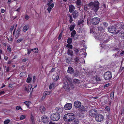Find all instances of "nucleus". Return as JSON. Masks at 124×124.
<instances>
[{
  "label": "nucleus",
  "instance_id": "obj_49",
  "mask_svg": "<svg viewBox=\"0 0 124 124\" xmlns=\"http://www.w3.org/2000/svg\"><path fill=\"white\" fill-rule=\"evenodd\" d=\"M98 29L99 30L101 31H103L104 30V29L102 27H98Z\"/></svg>",
  "mask_w": 124,
  "mask_h": 124
},
{
  "label": "nucleus",
  "instance_id": "obj_48",
  "mask_svg": "<svg viewBox=\"0 0 124 124\" xmlns=\"http://www.w3.org/2000/svg\"><path fill=\"white\" fill-rule=\"evenodd\" d=\"M23 40V39L21 38H20L18 39L17 41V43H19L22 41Z\"/></svg>",
  "mask_w": 124,
  "mask_h": 124
},
{
  "label": "nucleus",
  "instance_id": "obj_1",
  "mask_svg": "<svg viewBox=\"0 0 124 124\" xmlns=\"http://www.w3.org/2000/svg\"><path fill=\"white\" fill-rule=\"evenodd\" d=\"M75 117V116L73 113H69L64 115L63 119L65 121L70 122L74 119Z\"/></svg>",
  "mask_w": 124,
  "mask_h": 124
},
{
  "label": "nucleus",
  "instance_id": "obj_17",
  "mask_svg": "<svg viewBox=\"0 0 124 124\" xmlns=\"http://www.w3.org/2000/svg\"><path fill=\"white\" fill-rule=\"evenodd\" d=\"M75 9L74 6L72 5H70L69 6V10L70 12L72 13L74 11Z\"/></svg>",
  "mask_w": 124,
  "mask_h": 124
},
{
  "label": "nucleus",
  "instance_id": "obj_50",
  "mask_svg": "<svg viewBox=\"0 0 124 124\" xmlns=\"http://www.w3.org/2000/svg\"><path fill=\"white\" fill-rule=\"evenodd\" d=\"M46 92L47 95H50L52 93V92L51 91L49 92L48 91H46Z\"/></svg>",
  "mask_w": 124,
  "mask_h": 124
},
{
  "label": "nucleus",
  "instance_id": "obj_41",
  "mask_svg": "<svg viewBox=\"0 0 124 124\" xmlns=\"http://www.w3.org/2000/svg\"><path fill=\"white\" fill-rule=\"evenodd\" d=\"M74 123L75 124H77L79 123V121L78 119H74Z\"/></svg>",
  "mask_w": 124,
  "mask_h": 124
},
{
  "label": "nucleus",
  "instance_id": "obj_43",
  "mask_svg": "<svg viewBox=\"0 0 124 124\" xmlns=\"http://www.w3.org/2000/svg\"><path fill=\"white\" fill-rule=\"evenodd\" d=\"M30 118L32 122H33L34 121V117L32 115V113H31V114Z\"/></svg>",
  "mask_w": 124,
  "mask_h": 124
},
{
  "label": "nucleus",
  "instance_id": "obj_11",
  "mask_svg": "<svg viewBox=\"0 0 124 124\" xmlns=\"http://www.w3.org/2000/svg\"><path fill=\"white\" fill-rule=\"evenodd\" d=\"M74 105L76 108H79L81 106V103L80 102L78 101H75L74 103Z\"/></svg>",
  "mask_w": 124,
  "mask_h": 124
},
{
  "label": "nucleus",
  "instance_id": "obj_4",
  "mask_svg": "<svg viewBox=\"0 0 124 124\" xmlns=\"http://www.w3.org/2000/svg\"><path fill=\"white\" fill-rule=\"evenodd\" d=\"M93 7L92 9L95 11H97L99 9V3L97 0H96L93 2Z\"/></svg>",
  "mask_w": 124,
  "mask_h": 124
},
{
  "label": "nucleus",
  "instance_id": "obj_24",
  "mask_svg": "<svg viewBox=\"0 0 124 124\" xmlns=\"http://www.w3.org/2000/svg\"><path fill=\"white\" fill-rule=\"evenodd\" d=\"M39 110L42 113L45 111L46 109L43 106H41L39 108Z\"/></svg>",
  "mask_w": 124,
  "mask_h": 124
},
{
  "label": "nucleus",
  "instance_id": "obj_9",
  "mask_svg": "<svg viewBox=\"0 0 124 124\" xmlns=\"http://www.w3.org/2000/svg\"><path fill=\"white\" fill-rule=\"evenodd\" d=\"M63 87L67 91H68L70 90V87L68 83L66 80L63 82Z\"/></svg>",
  "mask_w": 124,
  "mask_h": 124
},
{
  "label": "nucleus",
  "instance_id": "obj_61",
  "mask_svg": "<svg viewBox=\"0 0 124 124\" xmlns=\"http://www.w3.org/2000/svg\"><path fill=\"white\" fill-rule=\"evenodd\" d=\"M14 26L13 25L12 26L11 28L10 29V31H12L13 30V29L14 28Z\"/></svg>",
  "mask_w": 124,
  "mask_h": 124
},
{
  "label": "nucleus",
  "instance_id": "obj_15",
  "mask_svg": "<svg viewBox=\"0 0 124 124\" xmlns=\"http://www.w3.org/2000/svg\"><path fill=\"white\" fill-rule=\"evenodd\" d=\"M72 15L74 18H76L79 15L78 12L76 11H74L72 13Z\"/></svg>",
  "mask_w": 124,
  "mask_h": 124
},
{
  "label": "nucleus",
  "instance_id": "obj_63",
  "mask_svg": "<svg viewBox=\"0 0 124 124\" xmlns=\"http://www.w3.org/2000/svg\"><path fill=\"white\" fill-rule=\"evenodd\" d=\"M5 93V92L4 91H2L1 92H0V95H1L3 94H4Z\"/></svg>",
  "mask_w": 124,
  "mask_h": 124
},
{
  "label": "nucleus",
  "instance_id": "obj_30",
  "mask_svg": "<svg viewBox=\"0 0 124 124\" xmlns=\"http://www.w3.org/2000/svg\"><path fill=\"white\" fill-rule=\"evenodd\" d=\"M76 33V31L75 30H73L71 33V36L72 37H74Z\"/></svg>",
  "mask_w": 124,
  "mask_h": 124
},
{
  "label": "nucleus",
  "instance_id": "obj_57",
  "mask_svg": "<svg viewBox=\"0 0 124 124\" xmlns=\"http://www.w3.org/2000/svg\"><path fill=\"white\" fill-rule=\"evenodd\" d=\"M105 108L108 111H109L110 110V108L109 107L107 106Z\"/></svg>",
  "mask_w": 124,
  "mask_h": 124
},
{
  "label": "nucleus",
  "instance_id": "obj_60",
  "mask_svg": "<svg viewBox=\"0 0 124 124\" xmlns=\"http://www.w3.org/2000/svg\"><path fill=\"white\" fill-rule=\"evenodd\" d=\"M30 18V17L28 15H26L25 16V19L26 20H28Z\"/></svg>",
  "mask_w": 124,
  "mask_h": 124
},
{
  "label": "nucleus",
  "instance_id": "obj_54",
  "mask_svg": "<svg viewBox=\"0 0 124 124\" xmlns=\"http://www.w3.org/2000/svg\"><path fill=\"white\" fill-rule=\"evenodd\" d=\"M65 78L69 81H70L71 80L70 78L68 76H66L65 77Z\"/></svg>",
  "mask_w": 124,
  "mask_h": 124
},
{
  "label": "nucleus",
  "instance_id": "obj_18",
  "mask_svg": "<svg viewBox=\"0 0 124 124\" xmlns=\"http://www.w3.org/2000/svg\"><path fill=\"white\" fill-rule=\"evenodd\" d=\"M31 85L30 84L27 87H25V90L27 92L29 93L30 92V91H31Z\"/></svg>",
  "mask_w": 124,
  "mask_h": 124
},
{
  "label": "nucleus",
  "instance_id": "obj_34",
  "mask_svg": "<svg viewBox=\"0 0 124 124\" xmlns=\"http://www.w3.org/2000/svg\"><path fill=\"white\" fill-rule=\"evenodd\" d=\"M53 0H47L48 2L47 4V5H49V4H51L53 2Z\"/></svg>",
  "mask_w": 124,
  "mask_h": 124
},
{
  "label": "nucleus",
  "instance_id": "obj_47",
  "mask_svg": "<svg viewBox=\"0 0 124 124\" xmlns=\"http://www.w3.org/2000/svg\"><path fill=\"white\" fill-rule=\"evenodd\" d=\"M28 54H29L31 52H32V49H28Z\"/></svg>",
  "mask_w": 124,
  "mask_h": 124
},
{
  "label": "nucleus",
  "instance_id": "obj_22",
  "mask_svg": "<svg viewBox=\"0 0 124 124\" xmlns=\"http://www.w3.org/2000/svg\"><path fill=\"white\" fill-rule=\"evenodd\" d=\"M21 31V30L20 29H18L17 31L15 37L16 38H17L19 36V35L20 34V32Z\"/></svg>",
  "mask_w": 124,
  "mask_h": 124
},
{
  "label": "nucleus",
  "instance_id": "obj_25",
  "mask_svg": "<svg viewBox=\"0 0 124 124\" xmlns=\"http://www.w3.org/2000/svg\"><path fill=\"white\" fill-rule=\"evenodd\" d=\"M73 82L76 84H78L80 83L79 80L77 79H74L73 80Z\"/></svg>",
  "mask_w": 124,
  "mask_h": 124
},
{
  "label": "nucleus",
  "instance_id": "obj_52",
  "mask_svg": "<svg viewBox=\"0 0 124 124\" xmlns=\"http://www.w3.org/2000/svg\"><path fill=\"white\" fill-rule=\"evenodd\" d=\"M93 4V2H91L89 3L88 5V6L89 7H91L92 6Z\"/></svg>",
  "mask_w": 124,
  "mask_h": 124
},
{
  "label": "nucleus",
  "instance_id": "obj_19",
  "mask_svg": "<svg viewBox=\"0 0 124 124\" xmlns=\"http://www.w3.org/2000/svg\"><path fill=\"white\" fill-rule=\"evenodd\" d=\"M56 86H57L56 84L54 83H53L52 84L50 85L49 88L50 89H51L52 88H54Z\"/></svg>",
  "mask_w": 124,
  "mask_h": 124
},
{
  "label": "nucleus",
  "instance_id": "obj_39",
  "mask_svg": "<svg viewBox=\"0 0 124 124\" xmlns=\"http://www.w3.org/2000/svg\"><path fill=\"white\" fill-rule=\"evenodd\" d=\"M68 54H73V51L70 49H68L67 52Z\"/></svg>",
  "mask_w": 124,
  "mask_h": 124
},
{
  "label": "nucleus",
  "instance_id": "obj_14",
  "mask_svg": "<svg viewBox=\"0 0 124 124\" xmlns=\"http://www.w3.org/2000/svg\"><path fill=\"white\" fill-rule=\"evenodd\" d=\"M48 6V7L47 8V10L48 11V12L50 13L51 10L54 7V4L53 3L51 4H49V5Z\"/></svg>",
  "mask_w": 124,
  "mask_h": 124
},
{
  "label": "nucleus",
  "instance_id": "obj_44",
  "mask_svg": "<svg viewBox=\"0 0 124 124\" xmlns=\"http://www.w3.org/2000/svg\"><path fill=\"white\" fill-rule=\"evenodd\" d=\"M10 122V121L9 119H7L4 122V124H7Z\"/></svg>",
  "mask_w": 124,
  "mask_h": 124
},
{
  "label": "nucleus",
  "instance_id": "obj_29",
  "mask_svg": "<svg viewBox=\"0 0 124 124\" xmlns=\"http://www.w3.org/2000/svg\"><path fill=\"white\" fill-rule=\"evenodd\" d=\"M68 17H69V21L71 23L73 21V19L72 16L70 15H68Z\"/></svg>",
  "mask_w": 124,
  "mask_h": 124
},
{
  "label": "nucleus",
  "instance_id": "obj_33",
  "mask_svg": "<svg viewBox=\"0 0 124 124\" xmlns=\"http://www.w3.org/2000/svg\"><path fill=\"white\" fill-rule=\"evenodd\" d=\"M114 93L113 92H112L110 94V96L111 99H113L114 98Z\"/></svg>",
  "mask_w": 124,
  "mask_h": 124
},
{
  "label": "nucleus",
  "instance_id": "obj_23",
  "mask_svg": "<svg viewBox=\"0 0 124 124\" xmlns=\"http://www.w3.org/2000/svg\"><path fill=\"white\" fill-rule=\"evenodd\" d=\"M29 28V26L27 25H25L23 27V31L24 32H25L27 31Z\"/></svg>",
  "mask_w": 124,
  "mask_h": 124
},
{
  "label": "nucleus",
  "instance_id": "obj_20",
  "mask_svg": "<svg viewBox=\"0 0 124 124\" xmlns=\"http://www.w3.org/2000/svg\"><path fill=\"white\" fill-rule=\"evenodd\" d=\"M67 71L68 73L72 74L73 73V69L72 67H68Z\"/></svg>",
  "mask_w": 124,
  "mask_h": 124
},
{
  "label": "nucleus",
  "instance_id": "obj_28",
  "mask_svg": "<svg viewBox=\"0 0 124 124\" xmlns=\"http://www.w3.org/2000/svg\"><path fill=\"white\" fill-rule=\"evenodd\" d=\"M31 78L29 77V75L26 80L27 82L30 83L31 80Z\"/></svg>",
  "mask_w": 124,
  "mask_h": 124
},
{
  "label": "nucleus",
  "instance_id": "obj_55",
  "mask_svg": "<svg viewBox=\"0 0 124 124\" xmlns=\"http://www.w3.org/2000/svg\"><path fill=\"white\" fill-rule=\"evenodd\" d=\"M9 68L10 67L9 66L7 67L6 69V72H8L9 71Z\"/></svg>",
  "mask_w": 124,
  "mask_h": 124
},
{
  "label": "nucleus",
  "instance_id": "obj_13",
  "mask_svg": "<svg viewBox=\"0 0 124 124\" xmlns=\"http://www.w3.org/2000/svg\"><path fill=\"white\" fill-rule=\"evenodd\" d=\"M114 51L116 52V54H124V51H122L121 50H119L117 48H116L113 49Z\"/></svg>",
  "mask_w": 124,
  "mask_h": 124
},
{
  "label": "nucleus",
  "instance_id": "obj_36",
  "mask_svg": "<svg viewBox=\"0 0 124 124\" xmlns=\"http://www.w3.org/2000/svg\"><path fill=\"white\" fill-rule=\"evenodd\" d=\"M81 0H77L76 4L78 6L80 5L81 4Z\"/></svg>",
  "mask_w": 124,
  "mask_h": 124
},
{
  "label": "nucleus",
  "instance_id": "obj_7",
  "mask_svg": "<svg viewBox=\"0 0 124 124\" xmlns=\"http://www.w3.org/2000/svg\"><path fill=\"white\" fill-rule=\"evenodd\" d=\"M100 19L99 18L95 17L93 18L91 21V23L94 25L98 24L100 22Z\"/></svg>",
  "mask_w": 124,
  "mask_h": 124
},
{
  "label": "nucleus",
  "instance_id": "obj_45",
  "mask_svg": "<svg viewBox=\"0 0 124 124\" xmlns=\"http://www.w3.org/2000/svg\"><path fill=\"white\" fill-rule=\"evenodd\" d=\"M7 49L8 52H10L11 51V49L10 47L9 46H7Z\"/></svg>",
  "mask_w": 124,
  "mask_h": 124
},
{
  "label": "nucleus",
  "instance_id": "obj_31",
  "mask_svg": "<svg viewBox=\"0 0 124 124\" xmlns=\"http://www.w3.org/2000/svg\"><path fill=\"white\" fill-rule=\"evenodd\" d=\"M72 39L71 38H69L67 39V42L69 44H70L72 42Z\"/></svg>",
  "mask_w": 124,
  "mask_h": 124
},
{
  "label": "nucleus",
  "instance_id": "obj_5",
  "mask_svg": "<svg viewBox=\"0 0 124 124\" xmlns=\"http://www.w3.org/2000/svg\"><path fill=\"white\" fill-rule=\"evenodd\" d=\"M108 31L110 33L114 34L116 33L117 34V32L116 33V27L114 26H109L108 28Z\"/></svg>",
  "mask_w": 124,
  "mask_h": 124
},
{
  "label": "nucleus",
  "instance_id": "obj_27",
  "mask_svg": "<svg viewBox=\"0 0 124 124\" xmlns=\"http://www.w3.org/2000/svg\"><path fill=\"white\" fill-rule=\"evenodd\" d=\"M32 52H34L35 53H37L38 51V48H36L33 49H32Z\"/></svg>",
  "mask_w": 124,
  "mask_h": 124
},
{
  "label": "nucleus",
  "instance_id": "obj_51",
  "mask_svg": "<svg viewBox=\"0 0 124 124\" xmlns=\"http://www.w3.org/2000/svg\"><path fill=\"white\" fill-rule=\"evenodd\" d=\"M16 109L17 110H18L19 109H22L21 107L19 106H18L16 107Z\"/></svg>",
  "mask_w": 124,
  "mask_h": 124
},
{
  "label": "nucleus",
  "instance_id": "obj_21",
  "mask_svg": "<svg viewBox=\"0 0 124 124\" xmlns=\"http://www.w3.org/2000/svg\"><path fill=\"white\" fill-rule=\"evenodd\" d=\"M87 110V108L83 106V105L81 106V107L79 109V110L85 112Z\"/></svg>",
  "mask_w": 124,
  "mask_h": 124
},
{
  "label": "nucleus",
  "instance_id": "obj_58",
  "mask_svg": "<svg viewBox=\"0 0 124 124\" xmlns=\"http://www.w3.org/2000/svg\"><path fill=\"white\" fill-rule=\"evenodd\" d=\"M25 74V73L23 72H21L20 74V76L22 77Z\"/></svg>",
  "mask_w": 124,
  "mask_h": 124
},
{
  "label": "nucleus",
  "instance_id": "obj_35",
  "mask_svg": "<svg viewBox=\"0 0 124 124\" xmlns=\"http://www.w3.org/2000/svg\"><path fill=\"white\" fill-rule=\"evenodd\" d=\"M75 63L77 64V63H78L79 60L78 57L75 58L74 59Z\"/></svg>",
  "mask_w": 124,
  "mask_h": 124
},
{
  "label": "nucleus",
  "instance_id": "obj_62",
  "mask_svg": "<svg viewBox=\"0 0 124 124\" xmlns=\"http://www.w3.org/2000/svg\"><path fill=\"white\" fill-rule=\"evenodd\" d=\"M109 85H110L109 83H108V84H106L104 86V88L107 87Z\"/></svg>",
  "mask_w": 124,
  "mask_h": 124
},
{
  "label": "nucleus",
  "instance_id": "obj_37",
  "mask_svg": "<svg viewBox=\"0 0 124 124\" xmlns=\"http://www.w3.org/2000/svg\"><path fill=\"white\" fill-rule=\"evenodd\" d=\"M75 26L74 25H71L70 27V30L71 31H72L74 28Z\"/></svg>",
  "mask_w": 124,
  "mask_h": 124
},
{
  "label": "nucleus",
  "instance_id": "obj_3",
  "mask_svg": "<svg viewBox=\"0 0 124 124\" xmlns=\"http://www.w3.org/2000/svg\"><path fill=\"white\" fill-rule=\"evenodd\" d=\"M104 79L106 80H109L112 78L111 73L110 71L105 72L104 74Z\"/></svg>",
  "mask_w": 124,
  "mask_h": 124
},
{
  "label": "nucleus",
  "instance_id": "obj_42",
  "mask_svg": "<svg viewBox=\"0 0 124 124\" xmlns=\"http://www.w3.org/2000/svg\"><path fill=\"white\" fill-rule=\"evenodd\" d=\"M25 117L26 116H25L23 115H21L20 116V120H23L25 119Z\"/></svg>",
  "mask_w": 124,
  "mask_h": 124
},
{
  "label": "nucleus",
  "instance_id": "obj_53",
  "mask_svg": "<svg viewBox=\"0 0 124 124\" xmlns=\"http://www.w3.org/2000/svg\"><path fill=\"white\" fill-rule=\"evenodd\" d=\"M120 37L123 39H124V32L121 33L120 35Z\"/></svg>",
  "mask_w": 124,
  "mask_h": 124
},
{
  "label": "nucleus",
  "instance_id": "obj_46",
  "mask_svg": "<svg viewBox=\"0 0 124 124\" xmlns=\"http://www.w3.org/2000/svg\"><path fill=\"white\" fill-rule=\"evenodd\" d=\"M107 124H112V121L110 119H109L107 122Z\"/></svg>",
  "mask_w": 124,
  "mask_h": 124
},
{
  "label": "nucleus",
  "instance_id": "obj_16",
  "mask_svg": "<svg viewBox=\"0 0 124 124\" xmlns=\"http://www.w3.org/2000/svg\"><path fill=\"white\" fill-rule=\"evenodd\" d=\"M52 78L54 81H55L57 80L59 78V77L57 74H54L52 76Z\"/></svg>",
  "mask_w": 124,
  "mask_h": 124
},
{
  "label": "nucleus",
  "instance_id": "obj_26",
  "mask_svg": "<svg viewBox=\"0 0 124 124\" xmlns=\"http://www.w3.org/2000/svg\"><path fill=\"white\" fill-rule=\"evenodd\" d=\"M55 110L56 111L60 113L61 112L62 109L60 107H58L55 109Z\"/></svg>",
  "mask_w": 124,
  "mask_h": 124
},
{
  "label": "nucleus",
  "instance_id": "obj_12",
  "mask_svg": "<svg viewBox=\"0 0 124 124\" xmlns=\"http://www.w3.org/2000/svg\"><path fill=\"white\" fill-rule=\"evenodd\" d=\"M72 107V104L70 103L66 104L64 107V108L67 110H68L71 109Z\"/></svg>",
  "mask_w": 124,
  "mask_h": 124
},
{
  "label": "nucleus",
  "instance_id": "obj_56",
  "mask_svg": "<svg viewBox=\"0 0 124 124\" xmlns=\"http://www.w3.org/2000/svg\"><path fill=\"white\" fill-rule=\"evenodd\" d=\"M29 102H28V101H25L24 102V103L27 106H29Z\"/></svg>",
  "mask_w": 124,
  "mask_h": 124
},
{
  "label": "nucleus",
  "instance_id": "obj_32",
  "mask_svg": "<svg viewBox=\"0 0 124 124\" xmlns=\"http://www.w3.org/2000/svg\"><path fill=\"white\" fill-rule=\"evenodd\" d=\"M84 20L83 19H81L78 22V25H80V24H83Z\"/></svg>",
  "mask_w": 124,
  "mask_h": 124
},
{
  "label": "nucleus",
  "instance_id": "obj_38",
  "mask_svg": "<svg viewBox=\"0 0 124 124\" xmlns=\"http://www.w3.org/2000/svg\"><path fill=\"white\" fill-rule=\"evenodd\" d=\"M66 47H67L68 48H69L70 49H72V46L71 45L68 44L67 45Z\"/></svg>",
  "mask_w": 124,
  "mask_h": 124
},
{
  "label": "nucleus",
  "instance_id": "obj_2",
  "mask_svg": "<svg viewBox=\"0 0 124 124\" xmlns=\"http://www.w3.org/2000/svg\"><path fill=\"white\" fill-rule=\"evenodd\" d=\"M60 115L58 112L52 114L51 116V119L52 120L57 121L60 118Z\"/></svg>",
  "mask_w": 124,
  "mask_h": 124
},
{
  "label": "nucleus",
  "instance_id": "obj_64",
  "mask_svg": "<svg viewBox=\"0 0 124 124\" xmlns=\"http://www.w3.org/2000/svg\"><path fill=\"white\" fill-rule=\"evenodd\" d=\"M5 93V92L4 91H2L1 92H0V95H1L3 94H4Z\"/></svg>",
  "mask_w": 124,
  "mask_h": 124
},
{
  "label": "nucleus",
  "instance_id": "obj_6",
  "mask_svg": "<svg viewBox=\"0 0 124 124\" xmlns=\"http://www.w3.org/2000/svg\"><path fill=\"white\" fill-rule=\"evenodd\" d=\"M97 114V110L94 109H92L90 110L89 112V115L91 117L96 116Z\"/></svg>",
  "mask_w": 124,
  "mask_h": 124
},
{
  "label": "nucleus",
  "instance_id": "obj_10",
  "mask_svg": "<svg viewBox=\"0 0 124 124\" xmlns=\"http://www.w3.org/2000/svg\"><path fill=\"white\" fill-rule=\"evenodd\" d=\"M41 120L42 122L44 123H48L49 120L48 117L46 116H43L41 117Z\"/></svg>",
  "mask_w": 124,
  "mask_h": 124
},
{
  "label": "nucleus",
  "instance_id": "obj_40",
  "mask_svg": "<svg viewBox=\"0 0 124 124\" xmlns=\"http://www.w3.org/2000/svg\"><path fill=\"white\" fill-rule=\"evenodd\" d=\"M46 95H47L46 93V91H45L43 93V96L42 97V99H44L46 97Z\"/></svg>",
  "mask_w": 124,
  "mask_h": 124
},
{
  "label": "nucleus",
  "instance_id": "obj_8",
  "mask_svg": "<svg viewBox=\"0 0 124 124\" xmlns=\"http://www.w3.org/2000/svg\"><path fill=\"white\" fill-rule=\"evenodd\" d=\"M104 116L101 114H99L95 116L96 121L98 122H101L104 119Z\"/></svg>",
  "mask_w": 124,
  "mask_h": 124
},
{
  "label": "nucleus",
  "instance_id": "obj_59",
  "mask_svg": "<svg viewBox=\"0 0 124 124\" xmlns=\"http://www.w3.org/2000/svg\"><path fill=\"white\" fill-rule=\"evenodd\" d=\"M103 25L104 26L106 27L108 26V23H107L105 22L103 23Z\"/></svg>",
  "mask_w": 124,
  "mask_h": 124
}]
</instances>
